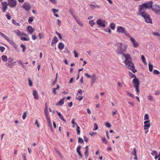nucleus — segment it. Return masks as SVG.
I'll return each instance as SVG.
<instances>
[{
    "instance_id": "obj_6",
    "label": "nucleus",
    "mask_w": 160,
    "mask_h": 160,
    "mask_svg": "<svg viewBox=\"0 0 160 160\" xmlns=\"http://www.w3.org/2000/svg\"><path fill=\"white\" fill-rule=\"evenodd\" d=\"M117 32L121 33H124L128 37H130L129 33L122 26H118L117 28Z\"/></svg>"
},
{
    "instance_id": "obj_59",
    "label": "nucleus",
    "mask_w": 160,
    "mask_h": 160,
    "mask_svg": "<svg viewBox=\"0 0 160 160\" xmlns=\"http://www.w3.org/2000/svg\"><path fill=\"white\" fill-rule=\"evenodd\" d=\"M103 30L105 32H108L110 33H111V31L110 29H103Z\"/></svg>"
},
{
    "instance_id": "obj_26",
    "label": "nucleus",
    "mask_w": 160,
    "mask_h": 160,
    "mask_svg": "<svg viewBox=\"0 0 160 160\" xmlns=\"http://www.w3.org/2000/svg\"><path fill=\"white\" fill-rule=\"evenodd\" d=\"M64 45L62 42H60L58 44V48L60 50H62L64 47Z\"/></svg>"
},
{
    "instance_id": "obj_37",
    "label": "nucleus",
    "mask_w": 160,
    "mask_h": 160,
    "mask_svg": "<svg viewBox=\"0 0 160 160\" xmlns=\"http://www.w3.org/2000/svg\"><path fill=\"white\" fill-rule=\"evenodd\" d=\"M141 58L143 62L145 64H146L147 63L146 61L145 58L143 55L142 56Z\"/></svg>"
},
{
    "instance_id": "obj_3",
    "label": "nucleus",
    "mask_w": 160,
    "mask_h": 160,
    "mask_svg": "<svg viewBox=\"0 0 160 160\" xmlns=\"http://www.w3.org/2000/svg\"><path fill=\"white\" fill-rule=\"evenodd\" d=\"M117 49L116 52L118 54H122L125 52L127 49L128 45L122 42L118 43L116 45Z\"/></svg>"
},
{
    "instance_id": "obj_27",
    "label": "nucleus",
    "mask_w": 160,
    "mask_h": 160,
    "mask_svg": "<svg viewBox=\"0 0 160 160\" xmlns=\"http://www.w3.org/2000/svg\"><path fill=\"white\" fill-rule=\"evenodd\" d=\"M46 118L49 127H50L52 129V123L51 122L50 119H49V117Z\"/></svg>"
},
{
    "instance_id": "obj_63",
    "label": "nucleus",
    "mask_w": 160,
    "mask_h": 160,
    "mask_svg": "<svg viewBox=\"0 0 160 160\" xmlns=\"http://www.w3.org/2000/svg\"><path fill=\"white\" fill-rule=\"evenodd\" d=\"M84 75L87 78H91V76L90 75L88 74V73L85 72L84 73Z\"/></svg>"
},
{
    "instance_id": "obj_14",
    "label": "nucleus",
    "mask_w": 160,
    "mask_h": 160,
    "mask_svg": "<svg viewBox=\"0 0 160 160\" xmlns=\"http://www.w3.org/2000/svg\"><path fill=\"white\" fill-rule=\"evenodd\" d=\"M2 11L4 12L8 9V3L6 2H2Z\"/></svg>"
},
{
    "instance_id": "obj_19",
    "label": "nucleus",
    "mask_w": 160,
    "mask_h": 160,
    "mask_svg": "<svg viewBox=\"0 0 160 160\" xmlns=\"http://www.w3.org/2000/svg\"><path fill=\"white\" fill-rule=\"evenodd\" d=\"M57 115L59 117V118L64 121V122H66V120L64 118L63 116L61 114L60 112H57Z\"/></svg>"
},
{
    "instance_id": "obj_40",
    "label": "nucleus",
    "mask_w": 160,
    "mask_h": 160,
    "mask_svg": "<svg viewBox=\"0 0 160 160\" xmlns=\"http://www.w3.org/2000/svg\"><path fill=\"white\" fill-rule=\"evenodd\" d=\"M129 76L131 78H137L136 76L134 74H133L132 73H131L129 74Z\"/></svg>"
},
{
    "instance_id": "obj_38",
    "label": "nucleus",
    "mask_w": 160,
    "mask_h": 160,
    "mask_svg": "<svg viewBox=\"0 0 160 160\" xmlns=\"http://www.w3.org/2000/svg\"><path fill=\"white\" fill-rule=\"evenodd\" d=\"M148 119L149 116L148 114H145L144 116V120L146 121L148 120Z\"/></svg>"
},
{
    "instance_id": "obj_45",
    "label": "nucleus",
    "mask_w": 160,
    "mask_h": 160,
    "mask_svg": "<svg viewBox=\"0 0 160 160\" xmlns=\"http://www.w3.org/2000/svg\"><path fill=\"white\" fill-rule=\"evenodd\" d=\"M20 46L22 48V51L23 52H24L26 49L25 46L24 45L22 44H21Z\"/></svg>"
},
{
    "instance_id": "obj_39",
    "label": "nucleus",
    "mask_w": 160,
    "mask_h": 160,
    "mask_svg": "<svg viewBox=\"0 0 160 160\" xmlns=\"http://www.w3.org/2000/svg\"><path fill=\"white\" fill-rule=\"evenodd\" d=\"M148 99L149 100H150L152 101L153 100V97L150 95L148 96Z\"/></svg>"
},
{
    "instance_id": "obj_9",
    "label": "nucleus",
    "mask_w": 160,
    "mask_h": 160,
    "mask_svg": "<svg viewBox=\"0 0 160 160\" xmlns=\"http://www.w3.org/2000/svg\"><path fill=\"white\" fill-rule=\"evenodd\" d=\"M140 15L144 19L145 21L147 23H152V19L150 18L149 14L147 13H144Z\"/></svg>"
},
{
    "instance_id": "obj_16",
    "label": "nucleus",
    "mask_w": 160,
    "mask_h": 160,
    "mask_svg": "<svg viewBox=\"0 0 160 160\" xmlns=\"http://www.w3.org/2000/svg\"><path fill=\"white\" fill-rule=\"evenodd\" d=\"M14 32L15 34L19 37H21L23 36V35H25L24 33L21 32L18 29L15 30Z\"/></svg>"
},
{
    "instance_id": "obj_43",
    "label": "nucleus",
    "mask_w": 160,
    "mask_h": 160,
    "mask_svg": "<svg viewBox=\"0 0 160 160\" xmlns=\"http://www.w3.org/2000/svg\"><path fill=\"white\" fill-rule=\"evenodd\" d=\"M33 20V18L32 17H30L28 20V22L29 23H31Z\"/></svg>"
},
{
    "instance_id": "obj_31",
    "label": "nucleus",
    "mask_w": 160,
    "mask_h": 160,
    "mask_svg": "<svg viewBox=\"0 0 160 160\" xmlns=\"http://www.w3.org/2000/svg\"><path fill=\"white\" fill-rule=\"evenodd\" d=\"M89 23L91 27H92L95 24L94 20L93 19L91 20H89Z\"/></svg>"
},
{
    "instance_id": "obj_34",
    "label": "nucleus",
    "mask_w": 160,
    "mask_h": 160,
    "mask_svg": "<svg viewBox=\"0 0 160 160\" xmlns=\"http://www.w3.org/2000/svg\"><path fill=\"white\" fill-rule=\"evenodd\" d=\"M27 112H24L23 113V116L22 117V118L23 120H25L26 118V117H27Z\"/></svg>"
},
{
    "instance_id": "obj_5",
    "label": "nucleus",
    "mask_w": 160,
    "mask_h": 160,
    "mask_svg": "<svg viewBox=\"0 0 160 160\" xmlns=\"http://www.w3.org/2000/svg\"><path fill=\"white\" fill-rule=\"evenodd\" d=\"M133 86L135 89L136 92L138 93V95H139L138 93L139 92V87L140 85V82L138 79L137 78H134L132 81Z\"/></svg>"
},
{
    "instance_id": "obj_2",
    "label": "nucleus",
    "mask_w": 160,
    "mask_h": 160,
    "mask_svg": "<svg viewBox=\"0 0 160 160\" xmlns=\"http://www.w3.org/2000/svg\"><path fill=\"white\" fill-rule=\"evenodd\" d=\"M123 56L125 58V60L124 61L126 67L128 69H130L133 73H135L137 71L134 66V64L132 62L131 56L129 54H123Z\"/></svg>"
},
{
    "instance_id": "obj_52",
    "label": "nucleus",
    "mask_w": 160,
    "mask_h": 160,
    "mask_svg": "<svg viewBox=\"0 0 160 160\" xmlns=\"http://www.w3.org/2000/svg\"><path fill=\"white\" fill-rule=\"evenodd\" d=\"M153 73L156 75H158L159 74L160 72L157 70H154L153 71Z\"/></svg>"
},
{
    "instance_id": "obj_50",
    "label": "nucleus",
    "mask_w": 160,
    "mask_h": 160,
    "mask_svg": "<svg viewBox=\"0 0 160 160\" xmlns=\"http://www.w3.org/2000/svg\"><path fill=\"white\" fill-rule=\"evenodd\" d=\"M102 140L103 142L105 144H107V141L106 140L105 138L104 137L102 138Z\"/></svg>"
},
{
    "instance_id": "obj_33",
    "label": "nucleus",
    "mask_w": 160,
    "mask_h": 160,
    "mask_svg": "<svg viewBox=\"0 0 160 160\" xmlns=\"http://www.w3.org/2000/svg\"><path fill=\"white\" fill-rule=\"evenodd\" d=\"M73 124L72 127L74 128L75 125H76L77 127L78 126L76 123L75 122V120L74 119H73L71 122Z\"/></svg>"
},
{
    "instance_id": "obj_23",
    "label": "nucleus",
    "mask_w": 160,
    "mask_h": 160,
    "mask_svg": "<svg viewBox=\"0 0 160 160\" xmlns=\"http://www.w3.org/2000/svg\"><path fill=\"white\" fill-rule=\"evenodd\" d=\"M28 30L29 33L30 34H32L34 30L32 27L28 26Z\"/></svg>"
},
{
    "instance_id": "obj_18",
    "label": "nucleus",
    "mask_w": 160,
    "mask_h": 160,
    "mask_svg": "<svg viewBox=\"0 0 160 160\" xmlns=\"http://www.w3.org/2000/svg\"><path fill=\"white\" fill-rule=\"evenodd\" d=\"M25 35H23V36H25V37H21L20 39L24 41H28L29 40V38L28 36L26 34L24 33Z\"/></svg>"
},
{
    "instance_id": "obj_48",
    "label": "nucleus",
    "mask_w": 160,
    "mask_h": 160,
    "mask_svg": "<svg viewBox=\"0 0 160 160\" xmlns=\"http://www.w3.org/2000/svg\"><path fill=\"white\" fill-rule=\"evenodd\" d=\"M128 103L130 105H131L132 107H134L135 106V104L133 102L128 101Z\"/></svg>"
},
{
    "instance_id": "obj_29",
    "label": "nucleus",
    "mask_w": 160,
    "mask_h": 160,
    "mask_svg": "<svg viewBox=\"0 0 160 160\" xmlns=\"http://www.w3.org/2000/svg\"><path fill=\"white\" fill-rule=\"evenodd\" d=\"M76 98L79 101H81L82 99V95H80L79 94H77Z\"/></svg>"
},
{
    "instance_id": "obj_57",
    "label": "nucleus",
    "mask_w": 160,
    "mask_h": 160,
    "mask_svg": "<svg viewBox=\"0 0 160 160\" xmlns=\"http://www.w3.org/2000/svg\"><path fill=\"white\" fill-rule=\"evenodd\" d=\"M105 126H106V127L108 128H110L111 127V124L108 122H107L106 123Z\"/></svg>"
},
{
    "instance_id": "obj_56",
    "label": "nucleus",
    "mask_w": 160,
    "mask_h": 160,
    "mask_svg": "<svg viewBox=\"0 0 160 160\" xmlns=\"http://www.w3.org/2000/svg\"><path fill=\"white\" fill-rule=\"evenodd\" d=\"M56 34L58 36L59 38L60 39H62V36L61 35V34L60 33H58V32H56Z\"/></svg>"
},
{
    "instance_id": "obj_22",
    "label": "nucleus",
    "mask_w": 160,
    "mask_h": 160,
    "mask_svg": "<svg viewBox=\"0 0 160 160\" xmlns=\"http://www.w3.org/2000/svg\"><path fill=\"white\" fill-rule=\"evenodd\" d=\"M81 147L80 146H78L77 148V152L79 154L80 157H82V155L81 153L80 150Z\"/></svg>"
},
{
    "instance_id": "obj_47",
    "label": "nucleus",
    "mask_w": 160,
    "mask_h": 160,
    "mask_svg": "<svg viewBox=\"0 0 160 160\" xmlns=\"http://www.w3.org/2000/svg\"><path fill=\"white\" fill-rule=\"evenodd\" d=\"M153 34L155 36H157L158 38V39L160 38V35L158 33L153 32Z\"/></svg>"
},
{
    "instance_id": "obj_10",
    "label": "nucleus",
    "mask_w": 160,
    "mask_h": 160,
    "mask_svg": "<svg viewBox=\"0 0 160 160\" xmlns=\"http://www.w3.org/2000/svg\"><path fill=\"white\" fill-rule=\"evenodd\" d=\"M150 120L145 121L144 122V128L145 130V133H147L148 132V129L150 128Z\"/></svg>"
},
{
    "instance_id": "obj_4",
    "label": "nucleus",
    "mask_w": 160,
    "mask_h": 160,
    "mask_svg": "<svg viewBox=\"0 0 160 160\" xmlns=\"http://www.w3.org/2000/svg\"><path fill=\"white\" fill-rule=\"evenodd\" d=\"M0 35L3 38H4L10 44L12 45L16 49L17 48V45L13 41V40L10 39L5 34L1 32H0Z\"/></svg>"
},
{
    "instance_id": "obj_32",
    "label": "nucleus",
    "mask_w": 160,
    "mask_h": 160,
    "mask_svg": "<svg viewBox=\"0 0 160 160\" xmlns=\"http://www.w3.org/2000/svg\"><path fill=\"white\" fill-rule=\"evenodd\" d=\"M126 92L128 96L133 98H134V96L133 94H132L131 93L128 91H126Z\"/></svg>"
},
{
    "instance_id": "obj_21",
    "label": "nucleus",
    "mask_w": 160,
    "mask_h": 160,
    "mask_svg": "<svg viewBox=\"0 0 160 160\" xmlns=\"http://www.w3.org/2000/svg\"><path fill=\"white\" fill-rule=\"evenodd\" d=\"M58 41V39L56 37H55L52 42L51 45L54 46V44Z\"/></svg>"
},
{
    "instance_id": "obj_53",
    "label": "nucleus",
    "mask_w": 160,
    "mask_h": 160,
    "mask_svg": "<svg viewBox=\"0 0 160 160\" xmlns=\"http://www.w3.org/2000/svg\"><path fill=\"white\" fill-rule=\"evenodd\" d=\"M73 53L74 55V57L75 58H78V53L75 51L74 50Z\"/></svg>"
},
{
    "instance_id": "obj_1",
    "label": "nucleus",
    "mask_w": 160,
    "mask_h": 160,
    "mask_svg": "<svg viewBox=\"0 0 160 160\" xmlns=\"http://www.w3.org/2000/svg\"><path fill=\"white\" fill-rule=\"evenodd\" d=\"M152 1H150L139 5L138 11L137 13V15H140L147 13L145 10L147 9L151 8L152 6Z\"/></svg>"
},
{
    "instance_id": "obj_55",
    "label": "nucleus",
    "mask_w": 160,
    "mask_h": 160,
    "mask_svg": "<svg viewBox=\"0 0 160 160\" xmlns=\"http://www.w3.org/2000/svg\"><path fill=\"white\" fill-rule=\"evenodd\" d=\"M28 81L29 86L30 87L32 86V81L30 79H29Z\"/></svg>"
},
{
    "instance_id": "obj_58",
    "label": "nucleus",
    "mask_w": 160,
    "mask_h": 160,
    "mask_svg": "<svg viewBox=\"0 0 160 160\" xmlns=\"http://www.w3.org/2000/svg\"><path fill=\"white\" fill-rule=\"evenodd\" d=\"M88 151H86L85 152L84 154H85V156L86 158H87L88 157Z\"/></svg>"
},
{
    "instance_id": "obj_8",
    "label": "nucleus",
    "mask_w": 160,
    "mask_h": 160,
    "mask_svg": "<svg viewBox=\"0 0 160 160\" xmlns=\"http://www.w3.org/2000/svg\"><path fill=\"white\" fill-rule=\"evenodd\" d=\"M151 9L156 14L160 15V6L157 5H152Z\"/></svg>"
},
{
    "instance_id": "obj_30",
    "label": "nucleus",
    "mask_w": 160,
    "mask_h": 160,
    "mask_svg": "<svg viewBox=\"0 0 160 160\" xmlns=\"http://www.w3.org/2000/svg\"><path fill=\"white\" fill-rule=\"evenodd\" d=\"M149 69L150 72H152L153 69V66L150 62L148 64Z\"/></svg>"
},
{
    "instance_id": "obj_20",
    "label": "nucleus",
    "mask_w": 160,
    "mask_h": 160,
    "mask_svg": "<svg viewBox=\"0 0 160 160\" xmlns=\"http://www.w3.org/2000/svg\"><path fill=\"white\" fill-rule=\"evenodd\" d=\"M91 78L92 81V82L91 83L92 86L94 84V82L96 80L97 77L94 74H93L91 76Z\"/></svg>"
},
{
    "instance_id": "obj_7",
    "label": "nucleus",
    "mask_w": 160,
    "mask_h": 160,
    "mask_svg": "<svg viewBox=\"0 0 160 160\" xmlns=\"http://www.w3.org/2000/svg\"><path fill=\"white\" fill-rule=\"evenodd\" d=\"M96 23L100 28H105L107 24V22L105 20L101 18L98 19Z\"/></svg>"
},
{
    "instance_id": "obj_13",
    "label": "nucleus",
    "mask_w": 160,
    "mask_h": 160,
    "mask_svg": "<svg viewBox=\"0 0 160 160\" xmlns=\"http://www.w3.org/2000/svg\"><path fill=\"white\" fill-rule=\"evenodd\" d=\"M22 8L26 11H29L30 9L31 6L29 3L25 2L22 6Z\"/></svg>"
},
{
    "instance_id": "obj_62",
    "label": "nucleus",
    "mask_w": 160,
    "mask_h": 160,
    "mask_svg": "<svg viewBox=\"0 0 160 160\" xmlns=\"http://www.w3.org/2000/svg\"><path fill=\"white\" fill-rule=\"evenodd\" d=\"M38 35L40 39H41L43 37V34L42 33H38Z\"/></svg>"
},
{
    "instance_id": "obj_42",
    "label": "nucleus",
    "mask_w": 160,
    "mask_h": 160,
    "mask_svg": "<svg viewBox=\"0 0 160 160\" xmlns=\"http://www.w3.org/2000/svg\"><path fill=\"white\" fill-rule=\"evenodd\" d=\"M94 128L93 130H96L98 129V124L96 123H95L94 124Z\"/></svg>"
},
{
    "instance_id": "obj_15",
    "label": "nucleus",
    "mask_w": 160,
    "mask_h": 160,
    "mask_svg": "<svg viewBox=\"0 0 160 160\" xmlns=\"http://www.w3.org/2000/svg\"><path fill=\"white\" fill-rule=\"evenodd\" d=\"M66 99L65 97H63L59 101H58L56 104L57 106H61L64 104V101Z\"/></svg>"
},
{
    "instance_id": "obj_51",
    "label": "nucleus",
    "mask_w": 160,
    "mask_h": 160,
    "mask_svg": "<svg viewBox=\"0 0 160 160\" xmlns=\"http://www.w3.org/2000/svg\"><path fill=\"white\" fill-rule=\"evenodd\" d=\"M151 154L152 155H155L156 156L157 155V152L155 151H152V152L151 153Z\"/></svg>"
},
{
    "instance_id": "obj_41",
    "label": "nucleus",
    "mask_w": 160,
    "mask_h": 160,
    "mask_svg": "<svg viewBox=\"0 0 160 160\" xmlns=\"http://www.w3.org/2000/svg\"><path fill=\"white\" fill-rule=\"evenodd\" d=\"M77 132L78 134L80 135V128L78 126L77 127Z\"/></svg>"
},
{
    "instance_id": "obj_28",
    "label": "nucleus",
    "mask_w": 160,
    "mask_h": 160,
    "mask_svg": "<svg viewBox=\"0 0 160 160\" xmlns=\"http://www.w3.org/2000/svg\"><path fill=\"white\" fill-rule=\"evenodd\" d=\"M1 58L3 62H6L7 61V57L6 55H2L1 56Z\"/></svg>"
},
{
    "instance_id": "obj_24",
    "label": "nucleus",
    "mask_w": 160,
    "mask_h": 160,
    "mask_svg": "<svg viewBox=\"0 0 160 160\" xmlns=\"http://www.w3.org/2000/svg\"><path fill=\"white\" fill-rule=\"evenodd\" d=\"M44 113L46 118H48L49 113L48 112V108L47 106H46L44 110Z\"/></svg>"
},
{
    "instance_id": "obj_44",
    "label": "nucleus",
    "mask_w": 160,
    "mask_h": 160,
    "mask_svg": "<svg viewBox=\"0 0 160 160\" xmlns=\"http://www.w3.org/2000/svg\"><path fill=\"white\" fill-rule=\"evenodd\" d=\"M77 23L80 26H82L83 25L82 23L78 19L77 21Z\"/></svg>"
},
{
    "instance_id": "obj_61",
    "label": "nucleus",
    "mask_w": 160,
    "mask_h": 160,
    "mask_svg": "<svg viewBox=\"0 0 160 160\" xmlns=\"http://www.w3.org/2000/svg\"><path fill=\"white\" fill-rule=\"evenodd\" d=\"M57 24L59 27H60L61 25V21L58 19H57Z\"/></svg>"
},
{
    "instance_id": "obj_64",
    "label": "nucleus",
    "mask_w": 160,
    "mask_h": 160,
    "mask_svg": "<svg viewBox=\"0 0 160 160\" xmlns=\"http://www.w3.org/2000/svg\"><path fill=\"white\" fill-rule=\"evenodd\" d=\"M118 112V111L117 110L115 109L114 111L112 112V115L114 116L115 115L116 113Z\"/></svg>"
},
{
    "instance_id": "obj_11",
    "label": "nucleus",
    "mask_w": 160,
    "mask_h": 160,
    "mask_svg": "<svg viewBox=\"0 0 160 160\" xmlns=\"http://www.w3.org/2000/svg\"><path fill=\"white\" fill-rule=\"evenodd\" d=\"M8 5L11 8H14L17 5V2L15 0H8Z\"/></svg>"
},
{
    "instance_id": "obj_35",
    "label": "nucleus",
    "mask_w": 160,
    "mask_h": 160,
    "mask_svg": "<svg viewBox=\"0 0 160 160\" xmlns=\"http://www.w3.org/2000/svg\"><path fill=\"white\" fill-rule=\"evenodd\" d=\"M12 23H14L16 25L20 26V24L19 23L17 22H16V21L14 19L12 20Z\"/></svg>"
},
{
    "instance_id": "obj_25",
    "label": "nucleus",
    "mask_w": 160,
    "mask_h": 160,
    "mask_svg": "<svg viewBox=\"0 0 160 160\" xmlns=\"http://www.w3.org/2000/svg\"><path fill=\"white\" fill-rule=\"evenodd\" d=\"M89 6L90 8L92 9H94L95 8H100V7L99 6L93 4H90Z\"/></svg>"
},
{
    "instance_id": "obj_54",
    "label": "nucleus",
    "mask_w": 160,
    "mask_h": 160,
    "mask_svg": "<svg viewBox=\"0 0 160 160\" xmlns=\"http://www.w3.org/2000/svg\"><path fill=\"white\" fill-rule=\"evenodd\" d=\"M78 142L79 143H82L83 142V141L82 138H78Z\"/></svg>"
},
{
    "instance_id": "obj_49",
    "label": "nucleus",
    "mask_w": 160,
    "mask_h": 160,
    "mask_svg": "<svg viewBox=\"0 0 160 160\" xmlns=\"http://www.w3.org/2000/svg\"><path fill=\"white\" fill-rule=\"evenodd\" d=\"M6 66L8 68H12V64H9V63H6L5 64Z\"/></svg>"
},
{
    "instance_id": "obj_36",
    "label": "nucleus",
    "mask_w": 160,
    "mask_h": 160,
    "mask_svg": "<svg viewBox=\"0 0 160 160\" xmlns=\"http://www.w3.org/2000/svg\"><path fill=\"white\" fill-rule=\"evenodd\" d=\"M131 153L134 156H136V150L135 148H133L132 149V151L131 152Z\"/></svg>"
},
{
    "instance_id": "obj_12",
    "label": "nucleus",
    "mask_w": 160,
    "mask_h": 160,
    "mask_svg": "<svg viewBox=\"0 0 160 160\" xmlns=\"http://www.w3.org/2000/svg\"><path fill=\"white\" fill-rule=\"evenodd\" d=\"M128 38H130V41L132 43L133 47L134 48H137L139 46V44L138 42H137L135 39L133 37H131L130 35V37H128Z\"/></svg>"
},
{
    "instance_id": "obj_46",
    "label": "nucleus",
    "mask_w": 160,
    "mask_h": 160,
    "mask_svg": "<svg viewBox=\"0 0 160 160\" xmlns=\"http://www.w3.org/2000/svg\"><path fill=\"white\" fill-rule=\"evenodd\" d=\"M110 27L113 30L115 28V25L113 23H111L110 24Z\"/></svg>"
},
{
    "instance_id": "obj_17",
    "label": "nucleus",
    "mask_w": 160,
    "mask_h": 160,
    "mask_svg": "<svg viewBox=\"0 0 160 160\" xmlns=\"http://www.w3.org/2000/svg\"><path fill=\"white\" fill-rule=\"evenodd\" d=\"M33 95L34 96V98L36 100H38L39 98L38 96L37 91L34 90L33 91Z\"/></svg>"
},
{
    "instance_id": "obj_60",
    "label": "nucleus",
    "mask_w": 160,
    "mask_h": 160,
    "mask_svg": "<svg viewBox=\"0 0 160 160\" xmlns=\"http://www.w3.org/2000/svg\"><path fill=\"white\" fill-rule=\"evenodd\" d=\"M13 59L12 57H10L8 59V62H11L13 61Z\"/></svg>"
}]
</instances>
